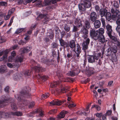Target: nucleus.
<instances>
[{
    "mask_svg": "<svg viewBox=\"0 0 120 120\" xmlns=\"http://www.w3.org/2000/svg\"><path fill=\"white\" fill-rule=\"evenodd\" d=\"M9 50L8 49L4 51H2L0 52V56H1L3 53L4 54L3 58H0V61L4 60L5 61L6 60L7 58V54L9 52Z\"/></svg>",
    "mask_w": 120,
    "mask_h": 120,
    "instance_id": "1",
    "label": "nucleus"
},
{
    "mask_svg": "<svg viewBox=\"0 0 120 120\" xmlns=\"http://www.w3.org/2000/svg\"><path fill=\"white\" fill-rule=\"evenodd\" d=\"M81 33L83 34L82 35V37L84 39L89 38L88 37V32L87 29L84 28H82L81 29Z\"/></svg>",
    "mask_w": 120,
    "mask_h": 120,
    "instance_id": "2",
    "label": "nucleus"
},
{
    "mask_svg": "<svg viewBox=\"0 0 120 120\" xmlns=\"http://www.w3.org/2000/svg\"><path fill=\"white\" fill-rule=\"evenodd\" d=\"M74 48V52L76 54L77 57L79 58V54L81 51L80 46L79 44H77L76 45Z\"/></svg>",
    "mask_w": 120,
    "mask_h": 120,
    "instance_id": "3",
    "label": "nucleus"
},
{
    "mask_svg": "<svg viewBox=\"0 0 120 120\" xmlns=\"http://www.w3.org/2000/svg\"><path fill=\"white\" fill-rule=\"evenodd\" d=\"M85 40V41L83 42L82 45L83 49L85 50L88 48V45L90 43V39L89 38H87Z\"/></svg>",
    "mask_w": 120,
    "mask_h": 120,
    "instance_id": "4",
    "label": "nucleus"
},
{
    "mask_svg": "<svg viewBox=\"0 0 120 120\" xmlns=\"http://www.w3.org/2000/svg\"><path fill=\"white\" fill-rule=\"evenodd\" d=\"M29 91V90L28 91L27 90V91H26V93L25 92H22L20 93V95H16L15 96V97L18 100H20L21 99V97L22 98V96L27 95L28 94V91Z\"/></svg>",
    "mask_w": 120,
    "mask_h": 120,
    "instance_id": "5",
    "label": "nucleus"
},
{
    "mask_svg": "<svg viewBox=\"0 0 120 120\" xmlns=\"http://www.w3.org/2000/svg\"><path fill=\"white\" fill-rule=\"evenodd\" d=\"M98 30L95 31L94 29H91L90 30V35L91 37H96L98 35Z\"/></svg>",
    "mask_w": 120,
    "mask_h": 120,
    "instance_id": "6",
    "label": "nucleus"
},
{
    "mask_svg": "<svg viewBox=\"0 0 120 120\" xmlns=\"http://www.w3.org/2000/svg\"><path fill=\"white\" fill-rule=\"evenodd\" d=\"M97 15L96 12H93L91 13L90 15V20L93 22L95 21L97 19Z\"/></svg>",
    "mask_w": 120,
    "mask_h": 120,
    "instance_id": "7",
    "label": "nucleus"
},
{
    "mask_svg": "<svg viewBox=\"0 0 120 120\" xmlns=\"http://www.w3.org/2000/svg\"><path fill=\"white\" fill-rule=\"evenodd\" d=\"M110 38L112 39L113 41V42L114 44H116L117 45H120V43L119 41H118L117 38L113 36H112L111 34H110V35H109Z\"/></svg>",
    "mask_w": 120,
    "mask_h": 120,
    "instance_id": "8",
    "label": "nucleus"
},
{
    "mask_svg": "<svg viewBox=\"0 0 120 120\" xmlns=\"http://www.w3.org/2000/svg\"><path fill=\"white\" fill-rule=\"evenodd\" d=\"M9 117V114L4 112H0V119L1 118H7Z\"/></svg>",
    "mask_w": 120,
    "mask_h": 120,
    "instance_id": "9",
    "label": "nucleus"
},
{
    "mask_svg": "<svg viewBox=\"0 0 120 120\" xmlns=\"http://www.w3.org/2000/svg\"><path fill=\"white\" fill-rule=\"evenodd\" d=\"M86 8H88L91 6V4L90 2L88 0H85L83 3Z\"/></svg>",
    "mask_w": 120,
    "mask_h": 120,
    "instance_id": "10",
    "label": "nucleus"
},
{
    "mask_svg": "<svg viewBox=\"0 0 120 120\" xmlns=\"http://www.w3.org/2000/svg\"><path fill=\"white\" fill-rule=\"evenodd\" d=\"M79 8L80 12L84 11L85 10L86 7L83 4H80L78 5Z\"/></svg>",
    "mask_w": 120,
    "mask_h": 120,
    "instance_id": "11",
    "label": "nucleus"
},
{
    "mask_svg": "<svg viewBox=\"0 0 120 120\" xmlns=\"http://www.w3.org/2000/svg\"><path fill=\"white\" fill-rule=\"evenodd\" d=\"M67 112L65 111H62L60 114L58 115L57 118L58 119H60L63 118L65 115V114Z\"/></svg>",
    "mask_w": 120,
    "mask_h": 120,
    "instance_id": "12",
    "label": "nucleus"
},
{
    "mask_svg": "<svg viewBox=\"0 0 120 120\" xmlns=\"http://www.w3.org/2000/svg\"><path fill=\"white\" fill-rule=\"evenodd\" d=\"M67 89L65 88L64 87H62L61 89H56V91H55V93L56 92H57L58 93H59L61 92L62 93H64L66 92Z\"/></svg>",
    "mask_w": 120,
    "mask_h": 120,
    "instance_id": "13",
    "label": "nucleus"
},
{
    "mask_svg": "<svg viewBox=\"0 0 120 120\" xmlns=\"http://www.w3.org/2000/svg\"><path fill=\"white\" fill-rule=\"evenodd\" d=\"M107 12V11L106 9H100V14L101 17L105 16Z\"/></svg>",
    "mask_w": 120,
    "mask_h": 120,
    "instance_id": "14",
    "label": "nucleus"
},
{
    "mask_svg": "<svg viewBox=\"0 0 120 120\" xmlns=\"http://www.w3.org/2000/svg\"><path fill=\"white\" fill-rule=\"evenodd\" d=\"M106 27L108 31V35L110 36L112 32L111 29L112 27L111 26L108 24L106 25Z\"/></svg>",
    "mask_w": 120,
    "mask_h": 120,
    "instance_id": "15",
    "label": "nucleus"
},
{
    "mask_svg": "<svg viewBox=\"0 0 120 120\" xmlns=\"http://www.w3.org/2000/svg\"><path fill=\"white\" fill-rule=\"evenodd\" d=\"M88 60L89 62L92 63L95 61V59L93 56L90 55L88 57Z\"/></svg>",
    "mask_w": 120,
    "mask_h": 120,
    "instance_id": "16",
    "label": "nucleus"
},
{
    "mask_svg": "<svg viewBox=\"0 0 120 120\" xmlns=\"http://www.w3.org/2000/svg\"><path fill=\"white\" fill-rule=\"evenodd\" d=\"M31 49L30 46H28L26 48H24L22 50V53H27L30 51Z\"/></svg>",
    "mask_w": 120,
    "mask_h": 120,
    "instance_id": "17",
    "label": "nucleus"
},
{
    "mask_svg": "<svg viewBox=\"0 0 120 120\" xmlns=\"http://www.w3.org/2000/svg\"><path fill=\"white\" fill-rule=\"evenodd\" d=\"M94 24L95 28H99L100 27L101 25L100 22L98 20H96L95 21Z\"/></svg>",
    "mask_w": 120,
    "mask_h": 120,
    "instance_id": "18",
    "label": "nucleus"
},
{
    "mask_svg": "<svg viewBox=\"0 0 120 120\" xmlns=\"http://www.w3.org/2000/svg\"><path fill=\"white\" fill-rule=\"evenodd\" d=\"M69 46L71 48H74L76 46L74 41L72 40L70 41Z\"/></svg>",
    "mask_w": 120,
    "mask_h": 120,
    "instance_id": "19",
    "label": "nucleus"
},
{
    "mask_svg": "<svg viewBox=\"0 0 120 120\" xmlns=\"http://www.w3.org/2000/svg\"><path fill=\"white\" fill-rule=\"evenodd\" d=\"M105 16L106 19L108 21H110L111 19V14L110 12H108L106 13Z\"/></svg>",
    "mask_w": 120,
    "mask_h": 120,
    "instance_id": "20",
    "label": "nucleus"
},
{
    "mask_svg": "<svg viewBox=\"0 0 120 120\" xmlns=\"http://www.w3.org/2000/svg\"><path fill=\"white\" fill-rule=\"evenodd\" d=\"M99 41L102 43H104L105 42V38L103 35L100 36L98 38Z\"/></svg>",
    "mask_w": 120,
    "mask_h": 120,
    "instance_id": "21",
    "label": "nucleus"
},
{
    "mask_svg": "<svg viewBox=\"0 0 120 120\" xmlns=\"http://www.w3.org/2000/svg\"><path fill=\"white\" fill-rule=\"evenodd\" d=\"M61 82V81H56L54 82L53 83H52L50 85V87L51 88H53L55 87L57 85L60 84Z\"/></svg>",
    "mask_w": 120,
    "mask_h": 120,
    "instance_id": "22",
    "label": "nucleus"
},
{
    "mask_svg": "<svg viewBox=\"0 0 120 120\" xmlns=\"http://www.w3.org/2000/svg\"><path fill=\"white\" fill-rule=\"evenodd\" d=\"M21 75L18 73L14 74L13 76V78L17 80L21 77Z\"/></svg>",
    "mask_w": 120,
    "mask_h": 120,
    "instance_id": "23",
    "label": "nucleus"
},
{
    "mask_svg": "<svg viewBox=\"0 0 120 120\" xmlns=\"http://www.w3.org/2000/svg\"><path fill=\"white\" fill-rule=\"evenodd\" d=\"M11 114L13 115H16L19 116H21L22 115V113L20 112H12Z\"/></svg>",
    "mask_w": 120,
    "mask_h": 120,
    "instance_id": "24",
    "label": "nucleus"
},
{
    "mask_svg": "<svg viewBox=\"0 0 120 120\" xmlns=\"http://www.w3.org/2000/svg\"><path fill=\"white\" fill-rule=\"evenodd\" d=\"M23 59L22 57H17L15 61L16 62H20L21 63L22 62Z\"/></svg>",
    "mask_w": 120,
    "mask_h": 120,
    "instance_id": "25",
    "label": "nucleus"
},
{
    "mask_svg": "<svg viewBox=\"0 0 120 120\" xmlns=\"http://www.w3.org/2000/svg\"><path fill=\"white\" fill-rule=\"evenodd\" d=\"M106 55L107 56H110L112 50L110 48H108L106 51Z\"/></svg>",
    "mask_w": 120,
    "mask_h": 120,
    "instance_id": "26",
    "label": "nucleus"
},
{
    "mask_svg": "<svg viewBox=\"0 0 120 120\" xmlns=\"http://www.w3.org/2000/svg\"><path fill=\"white\" fill-rule=\"evenodd\" d=\"M34 69L37 72H38L40 71H42V68L39 66H38L37 67H35L34 68Z\"/></svg>",
    "mask_w": 120,
    "mask_h": 120,
    "instance_id": "27",
    "label": "nucleus"
},
{
    "mask_svg": "<svg viewBox=\"0 0 120 120\" xmlns=\"http://www.w3.org/2000/svg\"><path fill=\"white\" fill-rule=\"evenodd\" d=\"M101 55V53H98L95 54L94 56L95 59L96 60H98L99 57H100Z\"/></svg>",
    "mask_w": 120,
    "mask_h": 120,
    "instance_id": "28",
    "label": "nucleus"
},
{
    "mask_svg": "<svg viewBox=\"0 0 120 120\" xmlns=\"http://www.w3.org/2000/svg\"><path fill=\"white\" fill-rule=\"evenodd\" d=\"M98 34L99 35H102L104 32V30L103 28H100L99 29Z\"/></svg>",
    "mask_w": 120,
    "mask_h": 120,
    "instance_id": "29",
    "label": "nucleus"
},
{
    "mask_svg": "<svg viewBox=\"0 0 120 120\" xmlns=\"http://www.w3.org/2000/svg\"><path fill=\"white\" fill-rule=\"evenodd\" d=\"M5 96H2L0 98V104H1L5 102Z\"/></svg>",
    "mask_w": 120,
    "mask_h": 120,
    "instance_id": "30",
    "label": "nucleus"
},
{
    "mask_svg": "<svg viewBox=\"0 0 120 120\" xmlns=\"http://www.w3.org/2000/svg\"><path fill=\"white\" fill-rule=\"evenodd\" d=\"M60 44L62 46H64L66 45V43L62 39H61L59 40Z\"/></svg>",
    "mask_w": 120,
    "mask_h": 120,
    "instance_id": "31",
    "label": "nucleus"
},
{
    "mask_svg": "<svg viewBox=\"0 0 120 120\" xmlns=\"http://www.w3.org/2000/svg\"><path fill=\"white\" fill-rule=\"evenodd\" d=\"M23 28L18 29L15 31V33L16 34H18L22 32L24 30Z\"/></svg>",
    "mask_w": 120,
    "mask_h": 120,
    "instance_id": "32",
    "label": "nucleus"
},
{
    "mask_svg": "<svg viewBox=\"0 0 120 120\" xmlns=\"http://www.w3.org/2000/svg\"><path fill=\"white\" fill-rule=\"evenodd\" d=\"M11 107L12 109L14 110H16L17 109L16 105L14 103L12 104Z\"/></svg>",
    "mask_w": 120,
    "mask_h": 120,
    "instance_id": "33",
    "label": "nucleus"
},
{
    "mask_svg": "<svg viewBox=\"0 0 120 120\" xmlns=\"http://www.w3.org/2000/svg\"><path fill=\"white\" fill-rule=\"evenodd\" d=\"M49 95V93H47L46 94H45L41 96V98L42 99H45L48 97Z\"/></svg>",
    "mask_w": 120,
    "mask_h": 120,
    "instance_id": "34",
    "label": "nucleus"
},
{
    "mask_svg": "<svg viewBox=\"0 0 120 120\" xmlns=\"http://www.w3.org/2000/svg\"><path fill=\"white\" fill-rule=\"evenodd\" d=\"M6 69L7 68L6 66L5 65H3L1 66L0 70L2 72H4L6 70Z\"/></svg>",
    "mask_w": 120,
    "mask_h": 120,
    "instance_id": "35",
    "label": "nucleus"
},
{
    "mask_svg": "<svg viewBox=\"0 0 120 120\" xmlns=\"http://www.w3.org/2000/svg\"><path fill=\"white\" fill-rule=\"evenodd\" d=\"M65 100H64L63 102L61 101H60L58 100H56V101L57 102V103H56V105H60L62 104L65 101Z\"/></svg>",
    "mask_w": 120,
    "mask_h": 120,
    "instance_id": "36",
    "label": "nucleus"
},
{
    "mask_svg": "<svg viewBox=\"0 0 120 120\" xmlns=\"http://www.w3.org/2000/svg\"><path fill=\"white\" fill-rule=\"evenodd\" d=\"M14 56H10L9 57L8 61L9 62H12L14 60Z\"/></svg>",
    "mask_w": 120,
    "mask_h": 120,
    "instance_id": "37",
    "label": "nucleus"
},
{
    "mask_svg": "<svg viewBox=\"0 0 120 120\" xmlns=\"http://www.w3.org/2000/svg\"><path fill=\"white\" fill-rule=\"evenodd\" d=\"M116 15L118 18L120 17V12L118 10H116L115 11Z\"/></svg>",
    "mask_w": 120,
    "mask_h": 120,
    "instance_id": "38",
    "label": "nucleus"
},
{
    "mask_svg": "<svg viewBox=\"0 0 120 120\" xmlns=\"http://www.w3.org/2000/svg\"><path fill=\"white\" fill-rule=\"evenodd\" d=\"M38 78H41L42 79L44 80V81L45 80L47 79V76H40L39 75L38 76Z\"/></svg>",
    "mask_w": 120,
    "mask_h": 120,
    "instance_id": "39",
    "label": "nucleus"
},
{
    "mask_svg": "<svg viewBox=\"0 0 120 120\" xmlns=\"http://www.w3.org/2000/svg\"><path fill=\"white\" fill-rule=\"evenodd\" d=\"M76 106V105L73 103L72 104H70L68 106V107L69 108H72L73 107H75Z\"/></svg>",
    "mask_w": 120,
    "mask_h": 120,
    "instance_id": "40",
    "label": "nucleus"
},
{
    "mask_svg": "<svg viewBox=\"0 0 120 120\" xmlns=\"http://www.w3.org/2000/svg\"><path fill=\"white\" fill-rule=\"evenodd\" d=\"M30 39V37L28 35H26V37L24 38L25 42H27Z\"/></svg>",
    "mask_w": 120,
    "mask_h": 120,
    "instance_id": "41",
    "label": "nucleus"
},
{
    "mask_svg": "<svg viewBox=\"0 0 120 120\" xmlns=\"http://www.w3.org/2000/svg\"><path fill=\"white\" fill-rule=\"evenodd\" d=\"M7 5V3L5 2L4 1H1L0 2V5L2 6H6Z\"/></svg>",
    "mask_w": 120,
    "mask_h": 120,
    "instance_id": "42",
    "label": "nucleus"
},
{
    "mask_svg": "<svg viewBox=\"0 0 120 120\" xmlns=\"http://www.w3.org/2000/svg\"><path fill=\"white\" fill-rule=\"evenodd\" d=\"M15 8H12L11 9H10L8 13L9 14H10L11 15V14L12 13L15 11Z\"/></svg>",
    "mask_w": 120,
    "mask_h": 120,
    "instance_id": "43",
    "label": "nucleus"
},
{
    "mask_svg": "<svg viewBox=\"0 0 120 120\" xmlns=\"http://www.w3.org/2000/svg\"><path fill=\"white\" fill-rule=\"evenodd\" d=\"M64 29L66 31L68 32L70 30V28L66 25L65 26Z\"/></svg>",
    "mask_w": 120,
    "mask_h": 120,
    "instance_id": "44",
    "label": "nucleus"
},
{
    "mask_svg": "<svg viewBox=\"0 0 120 120\" xmlns=\"http://www.w3.org/2000/svg\"><path fill=\"white\" fill-rule=\"evenodd\" d=\"M26 42H25V41H23L22 40H20L18 42V43L19 45H23L24 44H26Z\"/></svg>",
    "mask_w": 120,
    "mask_h": 120,
    "instance_id": "45",
    "label": "nucleus"
},
{
    "mask_svg": "<svg viewBox=\"0 0 120 120\" xmlns=\"http://www.w3.org/2000/svg\"><path fill=\"white\" fill-rule=\"evenodd\" d=\"M32 1V0H24L23 3L25 4H26L28 3H29Z\"/></svg>",
    "mask_w": 120,
    "mask_h": 120,
    "instance_id": "46",
    "label": "nucleus"
},
{
    "mask_svg": "<svg viewBox=\"0 0 120 120\" xmlns=\"http://www.w3.org/2000/svg\"><path fill=\"white\" fill-rule=\"evenodd\" d=\"M111 49L112 52V53L113 52L114 53V54L115 55V53H116L117 52L116 49L113 48H111Z\"/></svg>",
    "mask_w": 120,
    "mask_h": 120,
    "instance_id": "47",
    "label": "nucleus"
},
{
    "mask_svg": "<svg viewBox=\"0 0 120 120\" xmlns=\"http://www.w3.org/2000/svg\"><path fill=\"white\" fill-rule=\"evenodd\" d=\"M7 66L8 67L10 68H11L13 67L14 65L10 63H8L7 64Z\"/></svg>",
    "mask_w": 120,
    "mask_h": 120,
    "instance_id": "48",
    "label": "nucleus"
},
{
    "mask_svg": "<svg viewBox=\"0 0 120 120\" xmlns=\"http://www.w3.org/2000/svg\"><path fill=\"white\" fill-rule=\"evenodd\" d=\"M57 103V102L56 101V100L50 102V104L52 105H56V103Z\"/></svg>",
    "mask_w": 120,
    "mask_h": 120,
    "instance_id": "49",
    "label": "nucleus"
},
{
    "mask_svg": "<svg viewBox=\"0 0 120 120\" xmlns=\"http://www.w3.org/2000/svg\"><path fill=\"white\" fill-rule=\"evenodd\" d=\"M116 30L119 33L120 32V26L118 25V26L116 27Z\"/></svg>",
    "mask_w": 120,
    "mask_h": 120,
    "instance_id": "50",
    "label": "nucleus"
},
{
    "mask_svg": "<svg viewBox=\"0 0 120 120\" xmlns=\"http://www.w3.org/2000/svg\"><path fill=\"white\" fill-rule=\"evenodd\" d=\"M78 29L76 26H74V27L72 30L73 31L75 32Z\"/></svg>",
    "mask_w": 120,
    "mask_h": 120,
    "instance_id": "51",
    "label": "nucleus"
},
{
    "mask_svg": "<svg viewBox=\"0 0 120 120\" xmlns=\"http://www.w3.org/2000/svg\"><path fill=\"white\" fill-rule=\"evenodd\" d=\"M96 116L98 118H100L102 115V113H97L96 114Z\"/></svg>",
    "mask_w": 120,
    "mask_h": 120,
    "instance_id": "52",
    "label": "nucleus"
},
{
    "mask_svg": "<svg viewBox=\"0 0 120 120\" xmlns=\"http://www.w3.org/2000/svg\"><path fill=\"white\" fill-rule=\"evenodd\" d=\"M117 17H118L116 15H112V18L113 20H116Z\"/></svg>",
    "mask_w": 120,
    "mask_h": 120,
    "instance_id": "53",
    "label": "nucleus"
},
{
    "mask_svg": "<svg viewBox=\"0 0 120 120\" xmlns=\"http://www.w3.org/2000/svg\"><path fill=\"white\" fill-rule=\"evenodd\" d=\"M69 74L71 76H73L75 75V73L73 71H72L70 72L69 73Z\"/></svg>",
    "mask_w": 120,
    "mask_h": 120,
    "instance_id": "54",
    "label": "nucleus"
},
{
    "mask_svg": "<svg viewBox=\"0 0 120 120\" xmlns=\"http://www.w3.org/2000/svg\"><path fill=\"white\" fill-rule=\"evenodd\" d=\"M116 23L118 25L120 26V19H118L116 20Z\"/></svg>",
    "mask_w": 120,
    "mask_h": 120,
    "instance_id": "55",
    "label": "nucleus"
},
{
    "mask_svg": "<svg viewBox=\"0 0 120 120\" xmlns=\"http://www.w3.org/2000/svg\"><path fill=\"white\" fill-rule=\"evenodd\" d=\"M112 111L111 110H108L106 112L107 115H111L112 113Z\"/></svg>",
    "mask_w": 120,
    "mask_h": 120,
    "instance_id": "56",
    "label": "nucleus"
},
{
    "mask_svg": "<svg viewBox=\"0 0 120 120\" xmlns=\"http://www.w3.org/2000/svg\"><path fill=\"white\" fill-rule=\"evenodd\" d=\"M58 45L56 43H53L52 44V47L54 48H56L57 47V46Z\"/></svg>",
    "mask_w": 120,
    "mask_h": 120,
    "instance_id": "57",
    "label": "nucleus"
},
{
    "mask_svg": "<svg viewBox=\"0 0 120 120\" xmlns=\"http://www.w3.org/2000/svg\"><path fill=\"white\" fill-rule=\"evenodd\" d=\"M11 15L10 14H9L8 13V15L6 17H5L4 19L6 20L8 19L10 17Z\"/></svg>",
    "mask_w": 120,
    "mask_h": 120,
    "instance_id": "58",
    "label": "nucleus"
},
{
    "mask_svg": "<svg viewBox=\"0 0 120 120\" xmlns=\"http://www.w3.org/2000/svg\"><path fill=\"white\" fill-rule=\"evenodd\" d=\"M102 120H106V115L104 114L103 115L102 117Z\"/></svg>",
    "mask_w": 120,
    "mask_h": 120,
    "instance_id": "59",
    "label": "nucleus"
},
{
    "mask_svg": "<svg viewBox=\"0 0 120 120\" xmlns=\"http://www.w3.org/2000/svg\"><path fill=\"white\" fill-rule=\"evenodd\" d=\"M0 38L1 40L3 41H2L1 42V43L3 42H4L5 41H6V40L4 39V37H0Z\"/></svg>",
    "mask_w": 120,
    "mask_h": 120,
    "instance_id": "60",
    "label": "nucleus"
},
{
    "mask_svg": "<svg viewBox=\"0 0 120 120\" xmlns=\"http://www.w3.org/2000/svg\"><path fill=\"white\" fill-rule=\"evenodd\" d=\"M9 89V88L8 86H7L4 88V90L6 92H7L8 91Z\"/></svg>",
    "mask_w": 120,
    "mask_h": 120,
    "instance_id": "61",
    "label": "nucleus"
},
{
    "mask_svg": "<svg viewBox=\"0 0 120 120\" xmlns=\"http://www.w3.org/2000/svg\"><path fill=\"white\" fill-rule=\"evenodd\" d=\"M101 21L102 22V23L103 25H104L105 24V20L104 19L101 18Z\"/></svg>",
    "mask_w": 120,
    "mask_h": 120,
    "instance_id": "62",
    "label": "nucleus"
},
{
    "mask_svg": "<svg viewBox=\"0 0 120 120\" xmlns=\"http://www.w3.org/2000/svg\"><path fill=\"white\" fill-rule=\"evenodd\" d=\"M86 26L87 28H88L89 27V24L88 22H86Z\"/></svg>",
    "mask_w": 120,
    "mask_h": 120,
    "instance_id": "63",
    "label": "nucleus"
},
{
    "mask_svg": "<svg viewBox=\"0 0 120 120\" xmlns=\"http://www.w3.org/2000/svg\"><path fill=\"white\" fill-rule=\"evenodd\" d=\"M15 52L14 51L12 52L11 53V56H12L14 57V56L15 55Z\"/></svg>",
    "mask_w": 120,
    "mask_h": 120,
    "instance_id": "64",
    "label": "nucleus"
}]
</instances>
